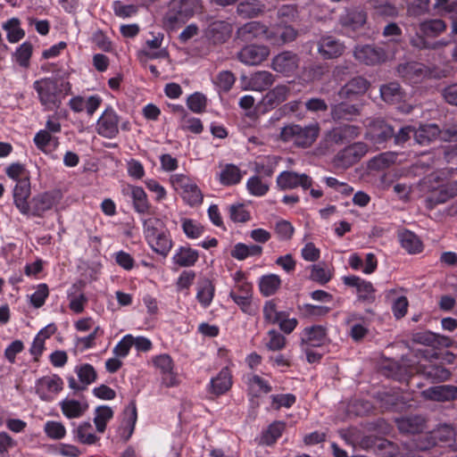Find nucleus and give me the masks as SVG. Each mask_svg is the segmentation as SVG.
Returning a JSON list of instances; mask_svg holds the SVG:
<instances>
[{"mask_svg":"<svg viewBox=\"0 0 457 457\" xmlns=\"http://www.w3.org/2000/svg\"><path fill=\"white\" fill-rule=\"evenodd\" d=\"M318 124L302 127L288 125L281 129L280 139L284 142H293L295 145L306 148L311 146L319 136Z\"/></svg>","mask_w":457,"mask_h":457,"instance_id":"f257e3e1","label":"nucleus"},{"mask_svg":"<svg viewBox=\"0 0 457 457\" xmlns=\"http://www.w3.org/2000/svg\"><path fill=\"white\" fill-rule=\"evenodd\" d=\"M33 88L38 95L40 104L46 110L53 111L60 107L62 104V90L56 80L46 78L36 80Z\"/></svg>","mask_w":457,"mask_h":457,"instance_id":"f03ea898","label":"nucleus"},{"mask_svg":"<svg viewBox=\"0 0 457 457\" xmlns=\"http://www.w3.org/2000/svg\"><path fill=\"white\" fill-rule=\"evenodd\" d=\"M62 199V193L59 189L37 194L29 201L30 212L29 215L43 218L45 213L55 208Z\"/></svg>","mask_w":457,"mask_h":457,"instance_id":"7ed1b4c3","label":"nucleus"},{"mask_svg":"<svg viewBox=\"0 0 457 457\" xmlns=\"http://www.w3.org/2000/svg\"><path fill=\"white\" fill-rule=\"evenodd\" d=\"M198 6L199 0H171L166 20L171 25L185 23L194 15Z\"/></svg>","mask_w":457,"mask_h":457,"instance_id":"20e7f679","label":"nucleus"},{"mask_svg":"<svg viewBox=\"0 0 457 457\" xmlns=\"http://www.w3.org/2000/svg\"><path fill=\"white\" fill-rule=\"evenodd\" d=\"M170 181L176 190H181L183 200L190 206H195L203 202V194L196 184L183 174L171 176Z\"/></svg>","mask_w":457,"mask_h":457,"instance_id":"39448f33","label":"nucleus"},{"mask_svg":"<svg viewBox=\"0 0 457 457\" xmlns=\"http://www.w3.org/2000/svg\"><path fill=\"white\" fill-rule=\"evenodd\" d=\"M299 55L292 51H283L275 55L271 60V69L286 77L294 76L300 65Z\"/></svg>","mask_w":457,"mask_h":457,"instance_id":"423d86ee","label":"nucleus"},{"mask_svg":"<svg viewBox=\"0 0 457 457\" xmlns=\"http://www.w3.org/2000/svg\"><path fill=\"white\" fill-rule=\"evenodd\" d=\"M368 152L365 143L357 142L352 144L337 153L335 157V163L340 168H349L358 162Z\"/></svg>","mask_w":457,"mask_h":457,"instance_id":"0eeeda50","label":"nucleus"},{"mask_svg":"<svg viewBox=\"0 0 457 457\" xmlns=\"http://www.w3.org/2000/svg\"><path fill=\"white\" fill-rule=\"evenodd\" d=\"M230 298L237 304L240 310L248 315L255 314L253 308V286L247 281L236 284L229 293Z\"/></svg>","mask_w":457,"mask_h":457,"instance_id":"6e6552de","label":"nucleus"},{"mask_svg":"<svg viewBox=\"0 0 457 457\" xmlns=\"http://www.w3.org/2000/svg\"><path fill=\"white\" fill-rule=\"evenodd\" d=\"M361 134V128L355 125L345 124L332 128L326 133L325 140L328 145H345L355 139Z\"/></svg>","mask_w":457,"mask_h":457,"instance_id":"1a4fd4ad","label":"nucleus"},{"mask_svg":"<svg viewBox=\"0 0 457 457\" xmlns=\"http://www.w3.org/2000/svg\"><path fill=\"white\" fill-rule=\"evenodd\" d=\"M370 87V82L362 76H355L342 86L337 95L340 99L356 100L364 96Z\"/></svg>","mask_w":457,"mask_h":457,"instance_id":"9d476101","label":"nucleus"},{"mask_svg":"<svg viewBox=\"0 0 457 457\" xmlns=\"http://www.w3.org/2000/svg\"><path fill=\"white\" fill-rule=\"evenodd\" d=\"M120 118L112 107H107L96 122L97 133L105 138H114L119 134Z\"/></svg>","mask_w":457,"mask_h":457,"instance_id":"9b49d317","label":"nucleus"},{"mask_svg":"<svg viewBox=\"0 0 457 457\" xmlns=\"http://www.w3.org/2000/svg\"><path fill=\"white\" fill-rule=\"evenodd\" d=\"M63 381L58 375L45 376L36 382V393L43 401H52L62 390Z\"/></svg>","mask_w":457,"mask_h":457,"instance_id":"f8f14e48","label":"nucleus"},{"mask_svg":"<svg viewBox=\"0 0 457 457\" xmlns=\"http://www.w3.org/2000/svg\"><path fill=\"white\" fill-rule=\"evenodd\" d=\"M342 279L345 286L356 288L358 301L367 303H372L375 302L376 290L371 282L362 279L355 275L345 276Z\"/></svg>","mask_w":457,"mask_h":457,"instance_id":"ddd939ff","label":"nucleus"},{"mask_svg":"<svg viewBox=\"0 0 457 457\" xmlns=\"http://www.w3.org/2000/svg\"><path fill=\"white\" fill-rule=\"evenodd\" d=\"M408 373L410 376L414 373L420 374L432 383L445 381L451 377V372L443 365L433 364L430 361L419 363L416 367L411 368Z\"/></svg>","mask_w":457,"mask_h":457,"instance_id":"4468645a","label":"nucleus"},{"mask_svg":"<svg viewBox=\"0 0 457 457\" xmlns=\"http://www.w3.org/2000/svg\"><path fill=\"white\" fill-rule=\"evenodd\" d=\"M353 56L360 62L371 66L384 62L387 57L383 48L374 45L357 46Z\"/></svg>","mask_w":457,"mask_h":457,"instance_id":"2eb2a0df","label":"nucleus"},{"mask_svg":"<svg viewBox=\"0 0 457 457\" xmlns=\"http://www.w3.org/2000/svg\"><path fill=\"white\" fill-rule=\"evenodd\" d=\"M277 186L281 190L294 189L301 187L303 189H308L312 186V179L305 173L299 174L295 171H282L277 177Z\"/></svg>","mask_w":457,"mask_h":457,"instance_id":"dca6fc26","label":"nucleus"},{"mask_svg":"<svg viewBox=\"0 0 457 457\" xmlns=\"http://www.w3.org/2000/svg\"><path fill=\"white\" fill-rule=\"evenodd\" d=\"M237 37L243 42H251L257 38L272 39V31L260 21H249L237 30Z\"/></svg>","mask_w":457,"mask_h":457,"instance_id":"f3484780","label":"nucleus"},{"mask_svg":"<svg viewBox=\"0 0 457 457\" xmlns=\"http://www.w3.org/2000/svg\"><path fill=\"white\" fill-rule=\"evenodd\" d=\"M345 48L343 42L330 35L321 36L317 41L318 54L324 60L338 58L344 54Z\"/></svg>","mask_w":457,"mask_h":457,"instance_id":"a211bd4d","label":"nucleus"},{"mask_svg":"<svg viewBox=\"0 0 457 457\" xmlns=\"http://www.w3.org/2000/svg\"><path fill=\"white\" fill-rule=\"evenodd\" d=\"M75 372L79 382L73 377L68 378L69 387L74 392H81L87 389V386L96 380L97 373L95 368L89 363H83L75 367Z\"/></svg>","mask_w":457,"mask_h":457,"instance_id":"6ab92c4d","label":"nucleus"},{"mask_svg":"<svg viewBox=\"0 0 457 457\" xmlns=\"http://www.w3.org/2000/svg\"><path fill=\"white\" fill-rule=\"evenodd\" d=\"M301 347H320L328 341V329L321 325L306 327L300 335Z\"/></svg>","mask_w":457,"mask_h":457,"instance_id":"aec40b11","label":"nucleus"},{"mask_svg":"<svg viewBox=\"0 0 457 457\" xmlns=\"http://www.w3.org/2000/svg\"><path fill=\"white\" fill-rule=\"evenodd\" d=\"M270 55L268 46L262 45H249L243 47L237 54V58L245 65H258Z\"/></svg>","mask_w":457,"mask_h":457,"instance_id":"412c9836","label":"nucleus"},{"mask_svg":"<svg viewBox=\"0 0 457 457\" xmlns=\"http://www.w3.org/2000/svg\"><path fill=\"white\" fill-rule=\"evenodd\" d=\"M396 71L402 79L411 84L420 82L428 75V67L417 62L400 63Z\"/></svg>","mask_w":457,"mask_h":457,"instance_id":"4be33fe9","label":"nucleus"},{"mask_svg":"<svg viewBox=\"0 0 457 457\" xmlns=\"http://www.w3.org/2000/svg\"><path fill=\"white\" fill-rule=\"evenodd\" d=\"M31 194L30 181L29 177H24L19 179L13 189V203L16 208L24 215L30 212L29 198Z\"/></svg>","mask_w":457,"mask_h":457,"instance_id":"5701e85b","label":"nucleus"},{"mask_svg":"<svg viewBox=\"0 0 457 457\" xmlns=\"http://www.w3.org/2000/svg\"><path fill=\"white\" fill-rule=\"evenodd\" d=\"M232 25L226 21H214L209 23L204 36L211 43L220 45L225 43L231 36Z\"/></svg>","mask_w":457,"mask_h":457,"instance_id":"b1692460","label":"nucleus"},{"mask_svg":"<svg viewBox=\"0 0 457 457\" xmlns=\"http://www.w3.org/2000/svg\"><path fill=\"white\" fill-rule=\"evenodd\" d=\"M395 423L398 430L403 434H421L427 428L426 419L420 414L397 418Z\"/></svg>","mask_w":457,"mask_h":457,"instance_id":"393cba45","label":"nucleus"},{"mask_svg":"<svg viewBox=\"0 0 457 457\" xmlns=\"http://www.w3.org/2000/svg\"><path fill=\"white\" fill-rule=\"evenodd\" d=\"M361 104L341 102L331 105L330 115L335 121H353L361 115Z\"/></svg>","mask_w":457,"mask_h":457,"instance_id":"a878e982","label":"nucleus"},{"mask_svg":"<svg viewBox=\"0 0 457 457\" xmlns=\"http://www.w3.org/2000/svg\"><path fill=\"white\" fill-rule=\"evenodd\" d=\"M367 136L374 144L380 145L392 139L394 129L383 120L377 119L369 124Z\"/></svg>","mask_w":457,"mask_h":457,"instance_id":"bb28decb","label":"nucleus"},{"mask_svg":"<svg viewBox=\"0 0 457 457\" xmlns=\"http://www.w3.org/2000/svg\"><path fill=\"white\" fill-rule=\"evenodd\" d=\"M154 365L162 375V381L166 386L170 387L177 384L174 364L169 354H160L153 359Z\"/></svg>","mask_w":457,"mask_h":457,"instance_id":"cd10ccee","label":"nucleus"},{"mask_svg":"<svg viewBox=\"0 0 457 457\" xmlns=\"http://www.w3.org/2000/svg\"><path fill=\"white\" fill-rule=\"evenodd\" d=\"M429 400L448 402L457 399V386L453 385H441L430 386L422 392Z\"/></svg>","mask_w":457,"mask_h":457,"instance_id":"c85d7f7f","label":"nucleus"},{"mask_svg":"<svg viewBox=\"0 0 457 457\" xmlns=\"http://www.w3.org/2000/svg\"><path fill=\"white\" fill-rule=\"evenodd\" d=\"M232 386V375L228 367H224L212 378L209 385V392L215 395H220L228 392Z\"/></svg>","mask_w":457,"mask_h":457,"instance_id":"c756f323","label":"nucleus"},{"mask_svg":"<svg viewBox=\"0 0 457 457\" xmlns=\"http://www.w3.org/2000/svg\"><path fill=\"white\" fill-rule=\"evenodd\" d=\"M290 92L287 85H277L266 93L262 98V104L266 109H274L288 98Z\"/></svg>","mask_w":457,"mask_h":457,"instance_id":"7c9ffc66","label":"nucleus"},{"mask_svg":"<svg viewBox=\"0 0 457 457\" xmlns=\"http://www.w3.org/2000/svg\"><path fill=\"white\" fill-rule=\"evenodd\" d=\"M146 242L154 252L163 257L169 254L172 247L170 234L166 228L146 240Z\"/></svg>","mask_w":457,"mask_h":457,"instance_id":"2f4dec72","label":"nucleus"},{"mask_svg":"<svg viewBox=\"0 0 457 457\" xmlns=\"http://www.w3.org/2000/svg\"><path fill=\"white\" fill-rule=\"evenodd\" d=\"M379 92L382 100L389 104H400L405 98V93L397 82H389L382 85Z\"/></svg>","mask_w":457,"mask_h":457,"instance_id":"473e14b6","label":"nucleus"},{"mask_svg":"<svg viewBox=\"0 0 457 457\" xmlns=\"http://www.w3.org/2000/svg\"><path fill=\"white\" fill-rule=\"evenodd\" d=\"M276 76L268 71H258L251 74L248 80V87L254 91H264L274 82Z\"/></svg>","mask_w":457,"mask_h":457,"instance_id":"72a5a7b5","label":"nucleus"},{"mask_svg":"<svg viewBox=\"0 0 457 457\" xmlns=\"http://www.w3.org/2000/svg\"><path fill=\"white\" fill-rule=\"evenodd\" d=\"M34 144L40 151L48 154L56 150L60 145L59 138L46 130H39L33 138Z\"/></svg>","mask_w":457,"mask_h":457,"instance_id":"f704fd0d","label":"nucleus"},{"mask_svg":"<svg viewBox=\"0 0 457 457\" xmlns=\"http://www.w3.org/2000/svg\"><path fill=\"white\" fill-rule=\"evenodd\" d=\"M367 21V13L362 10H352L342 15L339 22L342 27L357 30L361 28Z\"/></svg>","mask_w":457,"mask_h":457,"instance_id":"c9c22d12","label":"nucleus"},{"mask_svg":"<svg viewBox=\"0 0 457 457\" xmlns=\"http://www.w3.org/2000/svg\"><path fill=\"white\" fill-rule=\"evenodd\" d=\"M199 253L189 246H180L173 255V262L179 267H192L198 261Z\"/></svg>","mask_w":457,"mask_h":457,"instance_id":"e433bc0d","label":"nucleus"},{"mask_svg":"<svg viewBox=\"0 0 457 457\" xmlns=\"http://www.w3.org/2000/svg\"><path fill=\"white\" fill-rule=\"evenodd\" d=\"M440 129L436 124L421 125L418 129H414V140L422 145L429 144L439 137Z\"/></svg>","mask_w":457,"mask_h":457,"instance_id":"4c0bfd02","label":"nucleus"},{"mask_svg":"<svg viewBox=\"0 0 457 457\" xmlns=\"http://www.w3.org/2000/svg\"><path fill=\"white\" fill-rule=\"evenodd\" d=\"M265 5L258 0L241 1L237 7L239 16L247 19L257 17L264 12Z\"/></svg>","mask_w":457,"mask_h":457,"instance_id":"58836bf2","label":"nucleus"},{"mask_svg":"<svg viewBox=\"0 0 457 457\" xmlns=\"http://www.w3.org/2000/svg\"><path fill=\"white\" fill-rule=\"evenodd\" d=\"M61 410L68 419L81 417L88 408L87 403H81L77 400L64 399L60 403Z\"/></svg>","mask_w":457,"mask_h":457,"instance_id":"ea45409f","label":"nucleus"},{"mask_svg":"<svg viewBox=\"0 0 457 457\" xmlns=\"http://www.w3.org/2000/svg\"><path fill=\"white\" fill-rule=\"evenodd\" d=\"M214 292V285L210 279L204 278L198 282L196 299L204 308L208 307L212 303Z\"/></svg>","mask_w":457,"mask_h":457,"instance_id":"a19ab883","label":"nucleus"},{"mask_svg":"<svg viewBox=\"0 0 457 457\" xmlns=\"http://www.w3.org/2000/svg\"><path fill=\"white\" fill-rule=\"evenodd\" d=\"M281 286V279L276 274L263 275L259 279V289L262 295L270 296L277 293Z\"/></svg>","mask_w":457,"mask_h":457,"instance_id":"79ce46f5","label":"nucleus"},{"mask_svg":"<svg viewBox=\"0 0 457 457\" xmlns=\"http://www.w3.org/2000/svg\"><path fill=\"white\" fill-rule=\"evenodd\" d=\"M220 184L233 186L238 184L242 179L240 169L232 163L224 165L219 175Z\"/></svg>","mask_w":457,"mask_h":457,"instance_id":"37998d69","label":"nucleus"},{"mask_svg":"<svg viewBox=\"0 0 457 457\" xmlns=\"http://www.w3.org/2000/svg\"><path fill=\"white\" fill-rule=\"evenodd\" d=\"M398 237L402 247L409 253H418L422 251V243L413 232L404 230L398 234Z\"/></svg>","mask_w":457,"mask_h":457,"instance_id":"c03bdc74","label":"nucleus"},{"mask_svg":"<svg viewBox=\"0 0 457 457\" xmlns=\"http://www.w3.org/2000/svg\"><path fill=\"white\" fill-rule=\"evenodd\" d=\"M75 439L83 445H94L98 441V436L93 432L90 422L85 421L78 426L73 431Z\"/></svg>","mask_w":457,"mask_h":457,"instance_id":"a18cd8bd","label":"nucleus"},{"mask_svg":"<svg viewBox=\"0 0 457 457\" xmlns=\"http://www.w3.org/2000/svg\"><path fill=\"white\" fill-rule=\"evenodd\" d=\"M287 312V311H278L276 299L266 301L262 309L264 321L273 325L286 317Z\"/></svg>","mask_w":457,"mask_h":457,"instance_id":"49530a36","label":"nucleus"},{"mask_svg":"<svg viewBox=\"0 0 457 457\" xmlns=\"http://www.w3.org/2000/svg\"><path fill=\"white\" fill-rule=\"evenodd\" d=\"M131 198L137 212L146 213L149 211L150 204L145 190L141 187H131Z\"/></svg>","mask_w":457,"mask_h":457,"instance_id":"de8ad7c7","label":"nucleus"},{"mask_svg":"<svg viewBox=\"0 0 457 457\" xmlns=\"http://www.w3.org/2000/svg\"><path fill=\"white\" fill-rule=\"evenodd\" d=\"M285 428V422L274 421L262 433L261 442L266 445H270L274 444L281 436Z\"/></svg>","mask_w":457,"mask_h":457,"instance_id":"09e8293b","label":"nucleus"},{"mask_svg":"<svg viewBox=\"0 0 457 457\" xmlns=\"http://www.w3.org/2000/svg\"><path fill=\"white\" fill-rule=\"evenodd\" d=\"M113 417V411L111 407L106 405L98 406L95 411L94 423L96 427V430L99 433H104L107 422Z\"/></svg>","mask_w":457,"mask_h":457,"instance_id":"8fccbe9b","label":"nucleus"},{"mask_svg":"<svg viewBox=\"0 0 457 457\" xmlns=\"http://www.w3.org/2000/svg\"><path fill=\"white\" fill-rule=\"evenodd\" d=\"M297 35V30L292 26H285L281 29H278L276 32L272 31V39L269 40L276 45H284L295 40Z\"/></svg>","mask_w":457,"mask_h":457,"instance_id":"3c124183","label":"nucleus"},{"mask_svg":"<svg viewBox=\"0 0 457 457\" xmlns=\"http://www.w3.org/2000/svg\"><path fill=\"white\" fill-rule=\"evenodd\" d=\"M20 25L21 21L18 18H12L3 25L4 29L7 33V39L10 43H16L25 36V32Z\"/></svg>","mask_w":457,"mask_h":457,"instance_id":"603ef678","label":"nucleus"},{"mask_svg":"<svg viewBox=\"0 0 457 457\" xmlns=\"http://www.w3.org/2000/svg\"><path fill=\"white\" fill-rule=\"evenodd\" d=\"M445 22L440 19L426 21L420 24V33L428 37H436L445 31Z\"/></svg>","mask_w":457,"mask_h":457,"instance_id":"864d4df0","label":"nucleus"},{"mask_svg":"<svg viewBox=\"0 0 457 457\" xmlns=\"http://www.w3.org/2000/svg\"><path fill=\"white\" fill-rule=\"evenodd\" d=\"M246 188L252 195L263 196L268 193L270 185L268 182L262 180L260 176L255 175L248 179Z\"/></svg>","mask_w":457,"mask_h":457,"instance_id":"5fc2aeb1","label":"nucleus"},{"mask_svg":"<svg viewBox=\"0 0 457 457\" xmlns=\"http://www.w3.org/2000/svg\"><path fill=\"white\" fill-rule=\"evenodd\" d=\"M144 236L145 240L154 237L165 229L163 221L156 217H150L143 220Z\"/></svg>","mask_w":457,"mask_h":457,"instance_id":"6e6d98bb","label":"nucleus"},{"mask_svg":"<svg viewBox=\"0 0 457 457\" xmlns=\"http://www.w3.org/2000/svg\"><path fill=\"white\" fill-rule=\"evenodd\" d=\"M298 310L303 317L314 318L326 316L331 311V308L324 305L304 303L299 305Z\"/></svg>","mask_w":457,"mask_h":457,"instance_id":"4d7b16f0","label":"nucleus"},{"mask_svg":"<svg viewBox=\"0 0 457 457\" xmlns=\"http://www.w3.org/2000/svg\"><path fill=\"white\" fill-rule=\"evenodd\" d=\"M187 105L193 112L202 113L206 109L207 98L204 94L195 92L187 97Z\"/></svg>","mask_w":457,"mask_h":457,"instance_id":"13d9d810","label":"nucleus"},{"mask_svg":"<svg viewBox=\"0 0 457 457\" xmlns=\"http://www.w3.org/2000/svg\"><path fill=\"white\" fill-rule=\"evenodd\" d=\"M44 431L46 436L52 439L59 440L65 436V427L58 421L48 420L44 426Z\"/></svg>","mask_w":457,"mask_h":457,"instance_id":"bf43d9fd","label":"nucleus"},{"mask_svg":"<svg viewBox=\"0 0 457 457\" xmlns=\"http://www.w3.org/2000/svg\"><path fill=\"white\" fill-rule=\"evenodd\" d=\"M295 228L292 224L286 220H280L275 225V233L280 241H288L294 235Z\"/></svg>","mask_w":457,"mask_h":457,"instance_id":"052dcab7","label":"nucleus"},{"mask_svg":"<svg viewBox=\"0 0 457 457\" xmlns=\"http://www.w3.org/2000/svg\"><path fill=\"white\" fill-rule=\"evenodd\" d=\"M298 15L297 7L295 4H283L278 9L277 17L284 23L294 21Z\"/></svg>","mask_w":457,"mask_h":457,"instance_id":"680f3d73","label":"nucleus"},{"mask_svg":"<svg viewBox=\"0 0 457 457\" xmlns=\"http://www.w3.org/2000/svg\"><path fill=\"white\" fill-rule=\"evenodd\" d=\"M270 340L266 343V347L270 351H279L286 346V338L283 335L271 329L268 332Z\"/></svg>","mask_w":457,"mask_h":457,"instance_id":"e2e57ef3","label":"nucleus"},{"mask_svg":"<svg viewBox=\"0 0 457 457\" xmlns=\"http://www.w3.org/2000/svg\"><path fill=\"white\" fill-rule=\"evenodd\" d=\"M49 290L46 284H39L37 290L30 296V303L35 308H40L44 305L48 297Z\"/></svg>","mask_w":457,"mask_h":457,"instance_id":"0e129e2a","label":"nucleus"},{"mask_svg":"<svg viewBox=\"0 0 457 457\" xmlns=\"http://www.w3.org/2000/svg\"><path fill=\"white\" fill-rule=\"evenodd\" d=\"M310 278L312 280L318 282L320 285H325L331 279L332 274L329 270L319 265H312Z\"/></svg>","mask_w":457,"mask_h":457,"instance_id":"69168bd1","label":"nucleus"},{"mask_svg":"<svg viewBox=\"0 0 457 457\" xmlns=\"http://www.w3.org/2000/svg\"><path fill=\"white\" fill-rule=\"evenodd\" d=\"M272 406L276 410L281 407L290 408L296 401V397L293 394H281L271 395Z\"/></svg>","mask_w":457,"mask_h":457,"instance_id":"338daca9","label":"nucleus"},{"mask_svg":"<svg viewBox=\"0 0 457 457\" xmlns=\"http://www.w3.org/2000/svg\"><path fill=\"white\" fill-rule=\"evenodd\" d=\"M229 216L234 222H246L251 219L244 204H233L229 207Z\"/></svg>","mask_w":457,"mask_h":457,"instance_id":"774afa93","label":"nucleus"}]
</instances>
